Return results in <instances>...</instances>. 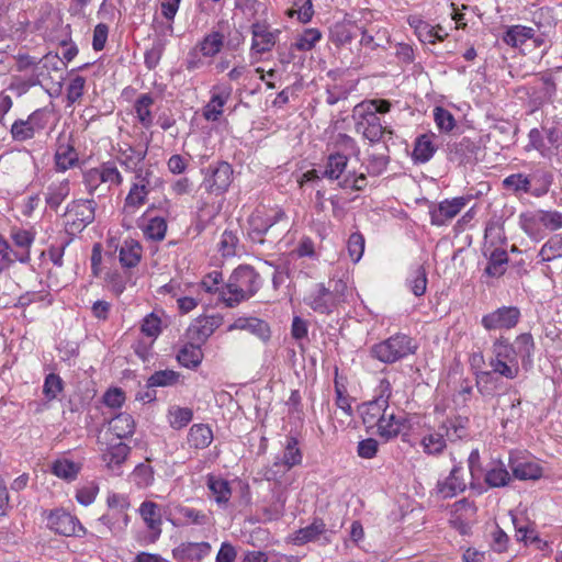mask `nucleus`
I'll use <instances>...</instances> for the list:
<instances>
[{"label": "nucleus", "mask_w": 562, "mask_h": 562, "mask_svg": "<svg viewBox=\"0 0 562 562\" xmlns=\"http://www.w3.org/2000/svg\"><path fill=\"white\" fill-rule=\"evenodd\" d=\"M97 203L92 199L75 200L67 205L65 212L66 231L75 235L94 221Z\"/></svg>", "instance_id": "9"}, {"label": "nucleus", "mask_w": 562, "mask_h": 562, "mask_svg": "<svg viewBox=\"0 0 562 562\" xmlns=\"http://www.w3.org/2000/svg\"><path fill=\"white\" fill-rule=\"evenodd\" d=\"M178 362L188 369H195L203 360V352L199 345L187 342L177 353Z\"/></svg>", "instance_id": "38"}, {"label": "nucleus", "mask_w": 562, "mask_h": 562, "mask_svg": "<svg viewBox=\"0 0 562 562\" xmlns=\"http://www.w3.org/2000/svg\"><path fill=\"white\" fill-rule=\"evenodd\" d=\"M144 236L154 241H161L167 233V222L164 217L156 216L148 220L143 226Z\"/></svg>", "instance_id": "52"}, {"label": "nucleus", "mask_w": 562, "mask_h": 562, "mask_svg": "<svg viewBox=\"0 0 562 562\" xmlns=\"http://www.w3.org/2000/svg\"><path fill=\"white\" fill-rule=\"evenodd\" d=\"M484 480L490 487H503L509 484L512 475L506 467L502 462H498L487 470Z\"/></svg>", "instance_id": "48"}, {"label": "nucleus", "mask_w": 562, "mask_h": 562, "mask_svg": "<svg viewBox=\"0 0 562 562\" xmlns=\"http://www.w3.org/2000/svg\"><path fill=\"white\" fill-rule=\"evenodd\" d=\"M389 409V404L383 401L372 400L361 406L362 422L368 428L376 427L384 414Z\"/></svg>", "instance_id": "32"}, {"label": "nucleus", "mask_w": 562, "mask_h": 562, "mask_svg": "<svg viewBox=\"0 0 562 562\" xmlns=\"http://www.w3.org/2000/svg\"><path fill=\"white\" fill-rule=\"evenodd\" d=\"M11 136L14 140L24 142L31 139L35 136L36 132L31 124H29V120H16L11 125L10 128Z\"/></svg>", "instance_id": "62"}, {"label": "nucleus", "mask_w": 562, "mask_h": 562, "mask_svg": "<svg viewBox=\"0 0 562 562\" xmlns=\"http://www.w3.org/2000/svg\"><path fill=\"white\" fill-rule=\"evenodd\" d=\"M109 430L116 439H125L133 436L135 431V420L127 413H120L112 417L109 422Z\"/></svg>", "instance_id": "34"}, {"label": "nucleus", "mask_w": 562, "mask_h": 562, "mask_svg": "<svg viewBox=\"0 0 562 562\" xmlns=\"http://www.w3.org/2000/svg\"><path fill=\"white\" fill-rule=\"evenodd\" d=\"M218 319L214 316L199 318L189 327V334L192 335V338L204 342L218 327Z\"/></svg>", "instance_id": "39"}, {"label": "nucleus", "mask_w": 562, "mask_h": 562, "mask_svg": "<svg viewBox=\"0 0 562 562\" xmlns=\"http://www.w3.org/2000/svg\"><path fill=\"white\" fill-rule=\"evenodd\" d=\"M375 109L370 105H356L352 117L356 121V131L371 143L380 142L384 135H392L393 131L384 126L381 119L374 115Z\"/></svg>", "instance_id": "8"}, {"label": "nucleus", "mask_w": 562, "mask_h": 562, "mask_svg": "<svg viewBox=\"0 0 562 562\" xmlns=\"http://www.w3.org/2000/svg\"><path fill=\"white\" fill-rule=\"evenodd\" d=\"M434 120L438 130L442 133L451 132L456 126L454 116L442 106H436L434 109Z\"/></svg>", "instance_id": "61"}, {"label": "nucleus", "mask_w": 562, "mask_h": 562, "mask_svg": "<svg viewBox=\"0 0 562 562\" xmlns=\"http://www.w3.org/2000/svg\"><path fill=\"white\" fill-rule=\"evenodd\" d=\"M206 485L218 505H226L228 503L232 496V488L227 480L214 474H209Z\"/></svg>", "instance_id": "37"}, {"label": "nucleus", "mask_w": 562, "mask_h": 562, "mask_svg": "<svg viewBox=\"0 0 562 562\" xmlns=\"http://www.w3.org/2000/svg\"><path fill=\"white\" fill-rule=\"evenodd\" d=\"M81 470V462H76L66 457L57 458L49 464L50 473L68 483L76 481Z\"/></svg>", "instance_id": "24"}, {"label": "nucleus", "mask_w": 562, "mask_h": 562, "mask_svg": "<svg viewBox=\"0 0 562 562\" xmlns=\"http://www.w3.org/2000/svg\"><path fill=\"white\" fill-rule=\"evenodd\" d=\"M251 49L258 54H263L272 49L281 31L272 30L267 23L256 22L251 25Z\"/></svg>", "instance_id": "17"}, {"label": "nucleus", "mask_w": 562, "mask_h": 562, "mask_svg": "<svg viewBox=\"0 0 562 562\" xmlns=\"http://www.w3.org/2000/svg\"><path fill=\"white\" fill-rule=\"evenodd\" d=\"M97 168L102 183L109 184V187H117L123 183V176L113 161L103 162Z\"/></svg>", "instance_id": "55"}, {"label": "nucleus", "mask_w": 562, "mask_h": 562, "mask_svg": "<svg viewBox=\"0 0 562 562\" xmlns=\"http://www.w3.org/2000/svg\"><path fill=\"white\" fill-rule=\"evenodd\" d=\"M11 238L19 250H13V256L21 263H29L31 260L30 248L34 243L35 235L31 231L14 228L11 231Z\"/></svg>", "instance_id": "25"}, {"label": "nucleus", "mask_w": 562, "mask_h": 562, "mask_svg": "<svg viewBox=\"0 0 562 562\" xmlns=\"http://www.w3.org/2000/svg\"><path fill=\"white\" fill-rule=\"evenodd\" d=\"M239 243L237 231L225 229L218 243V250L224 257H233L236 255V249Z\"/></svg>", "instance_id": "60"}, {"label": "nucleus", "mask_w": 562, "mask_h": 562, "mask_svg": "<svg viewBox=\"0 0 562 562\" xmlns=\"http://www.w3.org/2000/svg\"><path fill=\"white\" fill-rule=\"evenodd\" d=\"M519 224L521 229L530 238L539 240L544 237L543 224L541 223V210L521 213Z\"/></svg>", "instance_id": "31"}, {"label": "nucleus", "mask_w": 562, "mask_h": 562, "mask_svg": "<svg viewBox=\"0 0 562 562\" xmlns=\"http://www.w3.org/2000/svg\"><path fill=\"white\" fill-rule=\"evenodd\" d=\"M530 179H531V183L532 182L536 183V187L531 191V194L533 196L539 198V196H542L548 193V191L552 184V181H553V176L550 171L537 170L536 172H533L530 176Z\"/></svg>", "instance_id": "58"}, {"label": "nucleus", "mask_w": 562, "mask_h": 562, "mask_svg": "<svg viewBox=\"0 0 562 562\" xmlns=\"http://www.w3.org/2000/svg\"><path fill=\"white\" fill-rule=\"evenodd\" d=\"M47 526L56 533L70 537H81L87 533L86 528L80 521L69 513L64 510H54L47 518Z\"/></svg>", "instance_id": "14"}, {"label": "nucleus", "mask_w": 562, "mask_h": 562, "mask_svg": "<svg viewBox=\"0 0 562 562\" xmlns=\"http://www.w3.org/2000/svg\"><path fill=\"white\" fill-rule=\"evenodd\" d=\"M364 244V237L361 233L356 232L349 236L347 248L349 257L353 262H358L362 258Z\"/></svg>", "instance_id": "64"}, {"label": "nucleus", "mask_w": 562, "mask_h": 562, "mask_svg": "<svg viewBox=\"0 0 562 562\" xmlns=\"http://www.w3.org/2000/svg\"><path fill=\"white\" fill-rule=\"evenodd\" d=\"M326 530V526L321 519H315L311 525L296 531L294 541L297 544L315 541Z\"/></svg>", "instance_id": "49"}, {"label": "nucleus", "mask_w": 562, "mask_h": 562, "mask_svg": "<svg viewBox=\"0 0 562 562\" xmlns=\"http://www.w3.org/2000/svg\"><path fill=\"white\" fill-rule=\"evenodd\" d=\"M138 512L147 528L154 532L155 539H157L161 533L162 524L159 506L151 501H145L140 504Z\"/></svg>", "instance_id": "30"}, {"label": "nucleus", "mask_w": 562, "mask_h": 562, "mask_svg": "<svg viewBox=\"0 0 562 562\" xmlns=\"http://www.w3.org/2000/svg\"><path fill=\"white\" fill-rule=\"evenodd\" d=\"M261 286L260 276L250 266H239L231 274L226 285L220 292V300L227 307L252 297Z\"/></svg>", "instance_id": "4"}, {"label": "nucleus", "mask_w": 562, "mask_h": 562, "mask_svg": "<svg viewBox=\"0 0 562 562\" xmlns=\"http://www.w3.org/2000/svg\"><path fill=\"white\" fill-rule=\"evenodd\" d=\"M155 471L153 467L146 463H139L132 472V480L139 488H146L154 483Z\"/></svg>", "instance_id": "57"}, {"label": "nucleus", "mask_w": 562, "mask_h": 562, "mask_svg": "<svg viewBox=\"0 0 562 562\" xmlns=\"http://www.w3.org/2000/svg\"><path fill=\"white\" fill-rule=\"evenodd\" d=\"M416 27L419 35L424 37V41H427L431 44L436 43L437 41H443V38L448 35L446 30L440 25L431 26L428 23L419 22Z\"/></svg>", "instance_id": "63"}, {"label": "nucleus", "mask_w": 562, "mask_h": 562, "mask_svg": "<svg viewBox=\"0 0 562 562\" xmlns=\"http://www.w3.org/2000/svg\"><path fill=\"white\" fill-rule=\"evenodd\" d=\"M406 418L404 414H395L394 412H386L376 426V432L385 440L397 437L404 428Z\"/></svg>", "instance_id": "26"}, {"label": "nucleus", "mask_w": 562, "mask_h": 562, "mask_svg": "<svg viewBox=\"0 0 562 562\" xmlns=\"http://www.w3.org/2000/svg\"><path fill=\"white\" fill-rule=\"evenodd\" d=\"M232 179V166L226 161H217L205 169L202 186L209 193L220 195L228 190Z\"/></svg>", "instance_id": "11"}, {"label": "nucleus", "mask_w": 562, "mask_h": 562, "mask_svg": "<svg viewBox=\"0 0 562 562\" xmlns=\"http://www.w3.org/2000/svg\"><path fill=\"white\" fill-rule=\"evenodd\" d=\"M487 362L491 370L475 373L476 386L481 394H492L493 387L491 385L494 383L495 374L507 380H515L520 373L514 345L504 336H499L493 341Z\"/></svg>", "instance_id": "1"}, {"label": "nucleus", "mask_w": 562, "mask_h": 562, "mask_svg": "<svg viewBox=\"0 0 562 562\" xmlns=\"http://www.w3.org/2000/svg\"><path fill=\"white\" fill-rule=\"evenodd\" d=\"M130 522V516L126 512L108 509L105 514L95 521L99 532H106L114 537L121 536L126 530Z\"/></svg>", "instance_id": "18"}, {"label": "nucleus", "mask_w": 562, "mask_h": 562, "mask_svg": "<svg viewBox=\"0 0 562 562\" xmlns=\"http://www.w3.org/2000/svg\"><path fill=\"white\" fill-rule=\"evenodd\" d=\"M69 182L66 180L50 184L45 198L46 204L52 210H57L64 200L69 195Z\"/></svg>", "instance_id": "46"}, {"label": "nucleus", "mask_w": 562, "mask_h": 562, "mask_svg": "<svg viewBox=\"0 0 562 562\" xmlns=\"http://www.w3.org/2000/svg\"><path fill=\"white\" fill-rule=\"evenodd\" d=\"M432 138H435L434 134H423L416 138L412 154L415 162L425 164L434 157L437 151V147L435 146Z\"/></svg>", "instance_id": "36"}, {"label": "nucleus", "mask_w": 562, "mask_h": 562, "mask_svg": "<svg viewBox=\"0 0 562 562\" xmlns=\"http://www.w3.org/2000/svg\"><path fill=\"white\" fill-rule=\"evenodd\" d=\"M514 345V352L516 359L521 360L524 368H529L533 361L535 341L530 333H524L516 337Z\"/></svg>", "instance_id": "29"}, {"label": "nucleus", "mask_w": 562, "mask_h": 562, "mask_svg": "<svg viewBox=\"0 0 562 562\" xmlns=\"http://www.w3.org/2000/svg\"><path fill=\"white\" fill-rule=\"evenodd\" d=\"M461 463H454L449 475L436 484V493L443 499L452 498L465 491L467 484L461 475Z\"/></svg>", "instance_id": "19"}, {"label": "nucleus", "mask_w": 562, "mask_h": 562, "mask_svg": "<svg viewBox=\"0 0 562 562\" xmlns=\"http://www.w3.org/2000/svg\"><path fill=\"white\" fill-rule=\"evenodd\" d=\"M231 95V89L215 93L204 108V117L207 121H217L223 113V106Z\"/></svg>", "instance_id": "45"}, {"label": "nucleus", "mask_w": 562, "mask_h": 562, "mask_svg": "<svg viewBox=\"0 0 562 562\" xmlns=\"http://www.w3.org/2000/svg\"><path fill=\"white\" fill-rule=\"evenodd\" d=\"M64 390V381L56 373H49L44 379L43 394L47 402L54 401Z\"/></svg>", "instance_id": "59"}, {"label": "nucleus", "mask_w": 562, "mask_h": 562, "mask_svg": "<svg viewBox=\"0 0 562 562\" xmlns=\"http://www.w3.org/2000/svg\"><path fill=\"white\" fill-rule=\"evenodd\" d=\"M162 316H164L162 311H160V312L154 311V312L147 314L142 321V325H140L142 334H144L146 337L155 340L160 335V333L162 330Z\"/></svg>", "instance_id": "44"}, {"label": "nucleus", "mask_w": 562, "mask_h": 562, "mask_svg": "<svg viewBox=\"0 0 562 562\" xmlns=\"http://www.w3.org/2000/svg\"><path fill=\"white\" fill-rule=\"evenodd\" d=\"M509 468L513 476L520 481L539 480L543 475V468L536 460L510 457Z\"/></svg>", "instance_id": "22"}, {"label": "nucleus", "mask_w": 562, "mask_h": 562, "mask_svg": "<svg viewBox=\"0 0 562 562\" xmlns=\"http://www.w3.org/2000/svg\"><path fill=\"white\" fill-rule=\"evenodd\" d=\"M143 247L135 239H126L120 247L119 258L122 267L134 268L142 259Z\"/></svg>", "instance_id": "33"}, {"label": "nucleus", "mask_w": 562, "mask_h": 562, "mask_svg": "<svg viewBox=\"0 0 562 562\" xmlns=\"http://www.w3.org/2000/svg\"><path fill=\"white\" fill-rule=\"evenodd\" d=\"M520 311L516 306H502L482 317V326L486 330L510 329L520 319Z\"/></svg>", "instance_id": "13"}, {"label": "nucleus", "mask_w": 562, "mask_h": 562, "mask_svg": "<svg viewBox=\"0 0 562 562\" xmlns=\"http://www.w3.org/2000/svg\"><path fill=\"white\" fill-rule=\"evenodd\" d=\"M147 156V146L120 145L116 151V160L126 170L137 176L139 171H146L140 167Z\"/></svg>", "instance_id": "15"}, {"label": "nucleus", "mask_w": 562, "mask_h": 562, "mask_svg": "<svg viewBox=\"0 0 562 562\" xmlns=\"http://www.w3.org/2000/svg\"><path fill=\"white\" fill-rule=\"evenodd\" d=\"M503 187L514 193H531L530 176L524 173H513L503 180Z\"/></svg>", "instance_id": "50"}, {"label": "nucleus", "mask_w": 562, "mask_h": 562, "mask_svg": "<svg viewBox=\"0 0 562 562\" xmlns=\"http://www.w3.org/2000/svg\"><path fill=\"white\" fill-rule=\"evenodd\" d=\"M188 445L194 449H205L213 441V431L206 424H194L188 432Z\"/></svg>", "instance_id": "35"}, {"label": "nucleus", "mask_w": 562, "mask_h": 562, "mask_svg": "<svg viewBox=\"0 0 562 562\" xmlns=\"http://www.w3.org/2000/svg\"><path fill=\"white\" fill-rule=\"evenodd\" d=\"M417 348V342L413 337L396 333L374 344L370 348V356L384 364H393L414 355Z\"/></svg>", "instance_id": "5"}, {"label": "nucleus", "mask_w": 562, "mask_h": 562, "mask_svg": "<svg viewBox=\"0 0 562 562\" xmlns=\"http://www.w3.org/2000/svg\"><path fill=\"white\" fill-rule=\"evenodd\" d=\"M471 195L446 199L429 207L430 223L435 226H445L452 221L471 201Z\"/></svg>", "instance_id": "12"}, {"label": "nucleus", "mask_w": 562, "mask_h": 562, "mask_svg": "<svg viewBox=\"0 0 562 562\" xmlns=\"http://www.w3.org/2000/svg\"><path fill=\"white\" fill-rule=\"evenodd\" d=\"M212 552V546L206 542H182L172 549V557L179 562H201Z\"/></svg>", "instance_id": "20"}, {"label": "nucleus", "mask_w": 562, "mask_h": 562, "mask_svg": "<svg viewBox=\"0 0 562 562\" xmlns=\"http://www.w3.org/2000/svg\"><path fill=\"white\" fill-rule=\"evenodd\" d=\"M175 520L172 524L175 526H187V525H196L204 526L209 522L210 517L207 514L202 510H198L195 508L177 505L173 508Z\"/></svg>", "instance_id": "27"}, {"label": "nucleus", "mask_w": 562, "mask_h": 562, "mask_svg": "<svg viewBox=\"0 0 562 562\" xmlns=\"http://www.w3.org/2000/svg\"><path fill=\"white\" fill-rule=\"evenodd\" d=\"M180 373L173 370H159L154 372L147 380L149 387L154 386H172L178 383Z\"/></svg>", "instance_id": "56"}, {"label": "nucleus", "mask_w": 562, "mask_h": 562, "mask_svg": "<svg viewBox=\"0 0 562 562\" xmlns=\"http://www.w3.org/2000/svg\"><path fill=\"white\" fill-rule=\"evenodd\" d=\"M469 418L461 415L447 417L437 428H429L420 439L423 451L428 456H440L447 442H456L469 437Z\"/></svg>", "instance_id": "3"}, {"label": "nucleus", "mask_w": 562, "mask_h": 562, "mask_svg": "<svg viewBox=\"0 0 562 562\" xmlns=\"http://www.w3.org/2000/svg\"><path fill=\"white\" fill-rule=\"evenodd\" d=\"M336 146L339 150L328 155L322 173L323 178H327L333 181L338 180L346 170L348 156L359 154L356 140L347 134L338 135Z\"/></svg>", "instance_id": "7"}, {"label": "nucleus", "mask_w": 562, "mask_h": 562, "mask_svg": "<svg viewBox=\"0 0 562 562\" xmlns=\"http://www.w3.org/2000/svg\"><path fill=\"white\" fill-rule=\"evenodd\" d=\"M321 40L322 32L318 29H305L297 35L295 42L291 44V48L300 52H308L312 50Z\"/></svg>", "instance_id": "43"}, {"label": "nucleus", "mask_w": 562, "mask_h": 562, "mask_svg": "<svg viewBox=\"0 0 562 562\" xmlns=\"http://www.w3.org/2000/svg\"><path fill=\"white\" fill-rule=\"evenodd\" d=\"M78 161V155L72 145L60 142L55 153V162L58 170L66 171Z\"/></svg>", "instance_id": "41"}, {"label": "nucleus", "mask_w": 562, "mask_h": 562, "mask_svg": "<svg viewBox=\"0 0 562 562\" xmlns=\"http://www.w3.org/2000/svg\"><path fill=\"white\" fill-rule=\"evenodd\" d=\"M154 104V98L149 93L140 94L135 103L134 109L139 123L148 128L153 124L151 105Z\"/></svg>", "instance_id": "42"}, {"label": "nucleus", "mask_w": 562, "mask_h": 562, "mask_svg": "<svg viewBox=\"0 0 562 562\" xmlns=\"http://www.w3.org/2000/svg\"><path fill=\"white\" fill-rule=\"evenodd\" d=\"M535 30L532 27L514 25L510 26L503 36L504 42L513 47L522 45L527 40L532 38Z\"/></svg>", "instance_id": "47"}, {"label": "nucleus", "mask_w": 562, "mask_h": 562, "mask_svg": "<svg viewBox=\"0 0 562 562\" xmlns=\"http://www.w3.org/2000/svg\"><path fill=\"white\" fill-rule=\"evenodd\" d=\"M280 458L284 461V464L291 467V469L301 464L303 456L299 448V441L295 437H286L283 456Z\"/></svg>", "instance_id": "53"}, {"label": "nucleus", "mask_w": 562, "mask_h": 562, "mask_svg": "<svg viewBox=\"0 0 562 562\" xmlns=\"http://www.w3.org/2000/svg\"><path fill=\"white\" fill-rule=\"evenodd\" d=\"M507 263V251L502 248H495L490 255L488 263L485 268V273L490 277L498 278L505 273Z\"/></svg>", "instance_id": "40"}, {"label": "nucleus", "mask_w": 562, "mask_h": 562, "mask_svg": "<svg viewBox=\"0 0 562 562\" xmlns=\"http://www.w3.org/2000/svg\"><path fill=\"white\" fill-rule=\"evenodd\" d=\"M480 146L470 137H462L459 142L449 145L450 159L459 164L476 160Z\"/></svg>", "instance_id": "23"}, {"label": "nucleus", "mask_w": 562, "mask_h": 562, "mask_svg": "<svg viewBox=\"0 0 562 562\" xmlns=\"http://www.w3.org/2000/svg\"><path fill=\"white\" fill-rule=\"evenodd\" d=\"M130 452V446L124 442H108L102 453V460L109 469L117 470L126 461Z\"/></svg>", "instance_id": "28"}, {"label": "nucleus", "mask_w": 562, "mask_h": 562, "mask_svg": "<svg viewBox=\"0 0 562 562\" xmlns=\"http://www.w3.org/2000/svg\"><path fill=\"white\" fill-rule=\"evenodd\" d=\"M229 33V23L227 21L218 22L189 53L187 69L194 70L201 67L202 61L198 57V54H201L203 57L212 58L221 53L225 43L229 46L231 41H226Z\"/></svg>", "instance_id": "6"}, {"label": "nucleus", "mask_w": 562, "mask_h": 562, "mask_svg": "<svg viewBox=\"0 0 562 562\" xmlns=\"http://www.w3.org/2000/svg\"><path fill=\"white\" fill-rule=\"evenodd\" d=\"M406 284L416 296H422L427 289V273L423 266H417L409 272Z\"/></svg>", "instance_id": "51"}, {"label": "nucleus", "mask_w": 562, "mask_h": 562, "mask_svg": "<svg viewBox=\"0 0 562 562\" xmlns=\"http://www.w3.org/2000/svg\"><path fill=\"white\" fill-rule=\"evenodd\" d=\"M16 70L27 72L31 83H36L43 88H52L60 91L64 77L65 61L56 53H47L41 58L29 54H18L15 57Z\"/></svg>", "instance_id": "2"}, {"label": "nucleus", "mask_w": 562, "mask_h": 562, "mask_svg": "<svg viewBox=\"0 0 562 562\" xmlns=\"http://www.w3.org/2000/svg\"><path fill=\"white\" fill-rule=\"evenodd\" d=\"M304 303L318 314L328 315L339 305L324 283H318L304 299Z\"/></svg>", "instance_id": "16"}, {"label": "nucleus", "mask_w": 562, "mask_h": 562, "mask_svg": "<svg viewBox=\"0 0 562 562\" xmlns=\"http://www.w3.org/2000/svg\"><path fill=\"white\" fill-rule=\"evenodd\" d=\"M228 331L233 330H246L259 338L262 341H268L271 336V330L269 324L254 316H243L236 318L228 327Z\"/></svg>", "instance_id": "21"}, {"label": "nucleus", "mask_w": 562, "mask_h": 562, "mask_svg": "<svg viewBox=\"0 0 562 562\" xmlns=\"http://www.w3.org/2000/svg\"><path fill=\"white\" fill-rule=\"evenodd\" d=\"M193 417V412L188 407L172 406L168 411V420L173 429L186 427Z\"/></svg>", "instance_id": "54"}, {"label": "nucleus", "mask_w": 562, "mask_h": 562, "mask_svg": "<svg viewBox=\"0 0 562 562\" xmlns=\"http://www.w3.org/2000/svg\"><path fill=\"white\" fill-rule=\"evenodd\" d=\"M151 178L153 171L149 169L139 171L137 176H134V181L124 200L123 210L125 213L133 214L146 203L151 190Z\"/></svg>", "instance_id": "10"}]
</instances>
